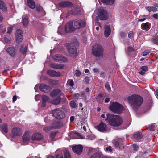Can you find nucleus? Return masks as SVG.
I'll list each match as a JSON object with an SVG mask.
<instances>
[{"label":"nucleus","instance_id":"6","mask_svg":"<svg viewBox=\"0 0 158 158\" xmlns=\"http://www.w3.org/2000/svg\"><path fill=\"white\" fill-rule=\"evenodd\" d=\"M73 22L75 30L85 27L86 24L85 20L80 19H76L73 21Z\"/></svg>","mask_w":158,"mask_h":158},{"label":"nucleus","instance_id":"10","mask_svg":"<svg viewBox=\"0 0 158 158\" xmlns=\"http://www.w3.org/2000/svg\"><path fill=\"white\" fill-rule=\"evenodd\" d=\"M99 17L100 19L103 20H106L107 17V12L103 8H101L99 10Z\"/></svg>","mask_w":158,"mask_h":158},{"label":"nucleus","instance_id":"41","mask_svg":"<svg viewBox=\"0 0 158 158\" xmlns=\"http://www.w3.org/2000/svg\"><path fill=\"white\" fill-rule=\"evenodd\" d=\"M134 33L132 31H130L128 34V37L130 39H132L133 37Z\"/></svg>","mask_w":158,"mask_h":158},{"label":"nucleus","instance_id":"11","mask_svg":"<svg viewBox=\"0 0 158 158\" xmlns=\"http://www.w3.org/2000/svg\"><path fill=\"white\" fill-rule=\"evenodd\" d=\"M53 59L56 61L60 62H66L67 59L65 57L61 55H56L53 56Z\"/></svg>","mask_w":158,"mask_h":158},{"label":"nucleus","instance_id":"13","mask_svg":"<svg viewBox=\"0 0 158 158\" xmlns=\"http://www.w3.org/2000/svg\"><path fill=\"white\" fill-rule=\"evenodd\" d=\"M72 149L74 153L79 154L82 152L83 147L81 145H76L73 146Z\"/></svg>","mask_w":158,"mask_h":158},{"label":"nucleus","instance_id":"56","mask_svg":"<svg viewBox=\"0 0 158 158\" xmlns=\"http://www.w3.org/2000/svg\"><path fill=\"white\" fill-rule=\"evenodd\" d=\"M145 71L142 70H140L139 72V73L141 75H144L145 74Z\"/></svg>","mask_w":158,"mask_h":158},{"label":"nucleus","instance_id":"14","mask_svg":"<svg viewBox=\"0 0 158 158\" xmlns=\"http://www.w3.org/2000/svg\"><path fill=\"white\" fill-rule=\"evenodd\" d=\"M22 31L21 30L18 29L16 31V40L18 44H19L22 41Z\"/></svg>","mask_w":158,"mask_h":158},{"label":"nucleus","instance_id":"48","mask_svg":"<svg viewBox=\"0 0 158 158\" xmlns=\"http://www.w3.org/2000/svg\"><path fill=\"white\" fill-rule=\"evenodd\" d=\"M123 140L122 139H119L117 141V142H119V144L120 146L123 144Z\"/></svg>","mask_w":158,"mask_h":158},{"label":"nucleus","instance_id":"15","mask_svg":"<svg viewBox=\"0 0 158 158\" xmlns=\"http://www.w3.org/2000/svg\"><path fill=\"white\" fill-rule=\"evenodd\" d=\"M60 123L58 122H56L55 123L53 124L52 127H46L43 128V130L45 132H48L50 131L52 128H59L60 127Z\"/></svg>","mask_w":158,"mask_h":158},{"label":"nucleus","instance_id":"36","mask_svg":"<svg viewBox=\"0 0 158 158\" xmlns=\"http://www.w3.org/2000/svg\"><path fill=\"white\" fill-rule=\"evenodd\" d=\"M105 3L109 5L112 4L114 2V0H101Z\"/></svg>","mask_w":158,"mask_h":158},{"label":"nucleus","instance_id":"22","mask_svg":"<svg viewBox=\"0 0 158 158\" xmlns=\"http://www.w3.org/2000/svg\"><path fill=\"white\" fill-rule=\"evenodd\" d=\"M43 139L42 135L40 133H35L31 137L32 140H40Z\"/></svg>","mask_w":158,"mask_h":158},{"label":"nucleus","instance_id":"64","mask_svg":"<svg viewBox=\"0 0 158 158\" xmlns=\"http://www.w3.org/2000/svg\"><path fill=\"white\" fill-rule=\"evenodd\" d=\"M17 99V97L16 96H14L13 97V101L15 102Z\"/></svg>","mask_w":158,"mask_h":158},{"label":"nucleus","instance_id":"21","mask_svg":"<svg viewBox=\"0 0 158 158\" xmlns=\"http://www.w3.org/2000/svg\"><path fill=\"white\" fill-rule=\"evenodd\" d=\"M96 128L99 131L102 132L106 130V125L102 122H101L99 125L97 126Z\"/></svg>","mask_w":158,"mask_h":158},{"label":"nucleus","instance_id":"58","mask_svg":"<svg viewBox=\"0 0 158 158\" xmlns=\"http://www.w3.org/2000/svg\"><path fill=\"white\" fill-rule=\"evenodd\" d=\"M55 135V133H51L50 135V137L52 138L53 139L54 138Z\"/></svg>","mask_w":158,"mask_h":158},{"label":"nucleus","instance_id":"4","mask_svg":"<svg viewBox=\"0 0 158 158\" xmlns=\"http://www.w3.org/2000/svg\"><path fill=\"white\" fill-rule=\"evenodd\" d=\"M78 43H71L69 44L67 47V50L69 55L71 56H74L77 55V47Z\"/></svg>","mask_w":158,"mask_h":158},{"label":"nucleus","instance_id":"61","mask_svg":"<svg viewBox=\"0 0 158 158\" xmlns=\"http://www.w3.org/2000/svg\"><path fill=\"white\" fill-rule=\"evenodd\" d=\"M146 19V18H143V19H138V21L139 22H143Z\"/></svg>","mask_w":158,"mask_h":158},{"label":"nucleus","instance_id":"16","mask_svg":"<svg viewBox=\"0 0 158 158\" xmlns=\"http://www.w3.org/2000/svg\"><path fill=\"white\" fill-rule=\"evenodd\" d=\"M63 95L61 91L58 89L53 90L50 93V95L52 97H54L56 96H58L60 97L61 96Z\"/></svg>","mask_w":158,"mask_h":158},{"label":"nucleus","instance_id":"8","mask_svg":"<svg viewBox=\"0 0 158 158\" xmlns=\"http://www.w3.org/2000/svg\"><path fill=\"white\" fill-rule=\"evenodd\" d=\"M65 29L66 32H71L75 30L73 24V22L72 21L69 22L66 24Z\"/></svg>","mask_w":158,"mask_h":158},{"label":"nucleus","instance_id":"52","mask_svg":"<svg viewBox=\"0 0 158 158\" xmlns=\"http://www.w3.org/2000/svg\"><path fill=\"white\" fill-rule=\"evenodd\" d=\"M127 50L129 52H132L134 50L133 48L131 47H129L127 48Z\"/></svg>","mask_w":158,"mask_h":158},{"label":"nucleus","instance_id":"43","mask_svg":"<svg viewBox=\"0 0 158 158\" xmlns=\"http://www.w3.org/2000/svg\"><path fill=\"white\" fill-rule=\"evenodd\" d=\"M105 87L108 91L110 90V87L108 83L107 82L106 83L105 85Z\"/></svg>","mask_w":158,"mask_h":158},{"label":"nucleus","instance_id":"20","mask_svg":"<svg viewBox=\"0 0 158 158\" xmlns=\"http://www.w3.org/2000/svg\"><path fill=\"white\" fill-rule=\"evenodd\" d=\"M47 73L52 77H59L61 76V73L59 72H56L55 70H49L47 71Z\"/></svg>","mask_w":158,"mask_h":158},{"label":"nucleus","instance_id":"23","mask_svg":"<svg viewBox=\"0 0 158 158\" xmlns=\"http://www.w3.org/2000/svg\"><path fill=\"white\" fill-rule=\"evenodd\" d=\"M6 51L11 56H14L16 54V52L15 48L13 47H9Z\"/></svg>","mask_w":158,"mask_h":158},{"label":"nucleus","instance_id":"62","mask_svg":"<svg viewBox=\"0 0 158 158\" xmlns=\"http://www.w3.org/2000/svg\"><path fill=\"white\" fill-rule=\"evenodd\" d=\"M74 117L73 116H72L70 118V121L71 122H73L74 119Z\"/></svg>","mask_w":158,"mask_h":158},{"label":"nucleus","instance_id":"38","mask_svg":"<svg viewBox=\"0 0 158 158\" xmlns=\"http://www.w3.org/2000/svg\"><path fill=\"white\" fill-rule=\"evenodd\" d=\"M141 26L144 29L146 30H148L150 28V27L148 26V24L147 23H143L142 25Z\"/></svg>","mask_w":158,"mask_h":158},{"label":"nucleus","instance_id":"29","mask_svg":"<svg viewBox=\"0 0 158 158\" xmlns=\"http://www.w3.org/2000/svg\"><path fill=\"white\" fill-rule=\"evenodd\" d=\"M28 5L30 8L34 9L35 7V2L33 0H27Z\"/></svg>","mask_w":158,"mask_h":158},{"label":"nucleus","instance_id":"30","mask_svg":"<svg viewBox=\"0 0 158 158\" xmlns=\"http://www.w3.org/2000/svg\"><path fill=\"white\" fill-rule=\"evenodd\" d=\"M61 100L60 97L58 96L52 100H51L50 102L54 105L58 104L60 102Z\"/></svg>","mask_w":158,"mask_h":158},{"label":"nucleus","instance_id":"28","mask_svg":"<svg viewBox=\"0 0 158 158\" xmlns=\"http://www.w3.org/2000/svg\"><path fill=\"white\" fill-rule=\"evenodd\" d=\"M50 66L55 69H62L64 68V65L61 64H51Z\"/></svg>","mask_w":158,"mask_h":158},{"label":"nucleus","instance_id":"50","mask_svg":"<svg viewBox=\"0 0 158 158\" xmlns=\"http://www.w3.org/2000/svg\"><path fill=\"white\" fill-rule=\"evenodd\" d=\"M114 145L116 147H118L120 146V145H119V142H117L116 141L114 143Z\"/></svg>","mask_w":158,"mask_h":158},{"label":"nucleus","instance_id":"34","mask_svg":"<svg viewBox=\"0 0 158 158\" xmlns=\"http://www.w3.org/2000/svg\"><path fill=\"white\" fill-rule=\"evenodd\" d=\"M102 155L99 153H95L90 158H102Z\"/></svg>","mask_w":158,"mask_h":158},{"label":"nucleus","instance_id":"27","mask_svg":"<svg viewBox=\"0 0 158 158\" xmlns=\"http://www.w3.org/2000/svg\"><path fill=\"white\" fill-rule=\"evenodd\" d=\"M0 9L3 12H6L7 10L6 4L1 0H0Z\"/></svg>","mask_w":158,"mask_h":158},{"label":"nucleus","instance_id":"12","mask_svg":"<svg viewBox=\"0 0 158 158\" xmlns=\"http://www.w3.org/2000/svg\"><path fill=\"white\" fill-rule=\"evenodd\" d=\"M58 5L59 7L61 8L70 7L73 6L72 3L68 1L61 2L59 3Z\"/></svg>","mask_w":158,"mask_h":158},{"label":"nucleus","instance_id":"35","mask_svg":"<svg viewBox=\"0 0 158 158\" xmlns=\"http://www.w3.org/2000/svg\"><path fill=\"white\" fill-rule=\"evenodd\" d=\"M27 47L26 46L23 47V46H21V48H20V51L24 55H25L26 54L27 51Z\"/></svg>","mask_w":158,"mask_h":158},{"label":"nucleus","instance_id":"40","mask_svg":"<svg viewBox=\"0 0 158 158\" xmlns=\"http://www.w3.org/2000/svg\"><path fill=\"white\" fill-rule=\"evenodd\" d=\"M64 158H71L70 153L67 151H65L64 153Z\"/></svg>","mask_w":158,"mask_h":158},{"label":"nucleus","instance_id":"1","mask_svg":"<svg viewBox=\"0 0 158 158\" xmlns=\"http://www.w3.org/2000/svg\"><path fill=\"white\" fill-rule=\"evenodd\" d=\"M129 103L131 104L133 108L135 110L138 108L141 105L143 102V99L139 96L132 95L127 98Z\"/></svg>","mask_w":158,"mask_h":158},{"label":"nucleus","instance_id":"42","mask_svg":"<svg viewBox=\"0 0 158 158\" xmlns=\"http://www.w3.org/2000/svg\"><path fill=\"white\" fill-rule=\"evenodd\" d=\"M152 41L154 44H158V37L154 38Z\"/></svg>","mask_w":158,"mask_h":158},{"label":"nucleus","instance_id":"63","mask_svg":"<svg viewBox=\"0 0 158 158\" xmlns=\"http://www.w3.org/2000/svg\"><path fill=\"white\" fill-rule=\"evenodd\" d=\"M12 28L11 27H10V28H9V29H8V31L7 33H10L11 32V31H12Z\"/></svg>","mask_w":158,"mask_h":158},{"label":"nucleus","instance_id":"25","mask_svg":"<svg viewBox=\"0 0 158 158\" xmlns=\"http://www.w3.org/2000/svg\"><path fill=\"white\" fill-rule=\"evenodd\" d=\"M1 130L2 132L7 133L8 132V125L6 123H3L0 126Z\"/></svg>","mask_w":158,"mask_h":158},{"label":"nucleus","instance_id":"7","mask_svg":"<svg viewBox=\"0 0 158 158\" xmlns=\"http://www.w3.org/2000/svg\"><path fill=\"white\" fill-rule=\"evenodd\" d=\"M53 116L58 119H62L64 117V114L59 109H55L52 111Z\"/></svg>","mask_w":158,"mask_h":158},{"label":"nucleus","instance_id":"47","mask_svg":"<svg viewBox=\"0 0 158 158\" xmlns=\"http://www.w3.org/2000/svg\"><path fill=\"white\" fill-rule=\"evenodd\" d=\"M141 70L144 71L146 72L148 69V67L147 66H144L142 67L141 68Z\"/></svg>","mask_w":158,"mask_h":158},{"label":"nucleus","instance_id":"44","mask_svg":"<svg viewBox=\"0 0 158 158\" xmlns=\"http://www.w3.org/2000/svg\"><path fill=\"white\" fill-rule=\"evenodd\" d=\"M81 75V72H80L78 70H76L75 72V75L76 77H79Z\"/></svg>","mask_w":158,"mask_h":158},{"label":"nucleus","instance_id":"45","mask_svg":"<svg viewBox=\"0 0 158 158\" xmlns=\"http://www.w3.org/2000/svg\"><path fill=\"white\" fill-rule=\"evenodd\" d=\"M150 53V52L148 50H146L144 51L143 53V56H145L149 53Z\"/></svg>","mask_w":158,"mask_h":158},{"label":"nucleus","instance_id":"46","mask_svg":"<svg viewBox=\"0 0 158 158\" xmlns=\"http://www.w3.org/2000/svg\"><path fill=\"white\" fill-rule=\"evenodd\" d=\"M120 36L123 38H125L126 36V34L125 32H121L120 33Z\"/></svg>","mask_w":158,"mask_h":158},{"label":"nucleus","instance_id":"19","mask_svg":"<svg viewBox=\"0 0 158 158\" xmlns=\"http://www.w3.org/2000/svg\"><path fill=\"white\" fill-rule=\"evenodd\" d=\"M50 87L49 85L45 84H41L40 86V89L42 92L47 93L49 92L50 90Z\"/></svg>","mask_w":158,"mask_h":158},{"label":"nucleus","instance_id":"3","mask_svg":"<svg viewBox=\"0 0 158 158\" xmlns=\"http://www.w3.org/2000/svg\"><path fill=\"white\" fill-rule=\"evenodd\" d=\"M104 48L102 46L98 44H95L92 47V54L96 57H100L103 55Z\"/></svg>","mask_w":158,"mask_h":158},{"label":"nucleus","instance_id":"53","mask_svg":"<svg viewBox=\"0 0 158 158\" xmlns=\"http://www.w3.org/2000/svg\"><path fill=\"white\" fill-rule=\"evenodd\" d=\"M89 80L88 77H85V81L86 83H89Z\"/></svg>","mask_w":158,"mask_h":158},{"label":"nucleus","instance_id":"17","mask_svg":"<svg viewBox=\"0 0 158 158\" xmlns=\"http://www.w3.org/2000/svg\"><path fill=\"white\" fill-rule=\"evenodd\" d=\"M11 132L13 135V137L20 135L22 134L21 129L19 128H14L12 129Z\"/></svg>","mask_w":158,"mask_h":158},{"label":"nucleus","instance_id":"51","mask_svg":"<svg viewBox=\"0 0 158 158\" xmlns=\"http://www.w3.org/2000/svg\"><path fill=\"white\" fill-rule=\"evenodd\" d=\"M69 85L71 86H73L74 85V82L73 80H70L69 82Z\"/></svg>","mask_w":158,"mask_h":158},{"label":"nucleus","instance_id":"57","mask_svg":"<svg viewBox=\"0 0 158 158\" xmlns=\"http://www.w3.org/2000/svg\"><path fill=\"white\" fill-rule=\"evenodd\" d=\"M110 99L109 98H106L105 100V102L106 103H107L110 101Z\"/></svg>","mask_w":158,"mask_h":158},{"label":"nucleus","instance_id":"2","mask_svg":"<svg viewBox=\"0 0 158 158\" xmlns=\"http://www.w3.org/2000/svg\"><path fill=\"white\" fill-rule=\"evenodd\" d=\"M105 120L110 125L116 127L121 125L123 122L122 119L119 116L110 114H107V118Z\"/></svg>","mask_w":158,"mask_h":158},{"label":"nucleus","instance_id":"39","mask_svg":"<svg viewBox=\"0 0 158 158\" xmlns=\"http://www.w3.org/2000/svg\"><path fill=\"white\" fill-rule=\"evenodd\" d=\"M70 106L73 108H75L77 107V105L75 102L73 101H71L70 102Z\"/></svg>","mask_w":158,"mask_h":158},{"label":"nucleus","instance_id":"60","mask_svg":"<svg viewBox=\"0 0 158 158\" xmlns=\"http://www.w3.org/2000/svg\"><path fill=\"white\" fill-rule=\"evenodd\" d=\"M153 17L154 18L157 19L158 17V15L156 14H155L153 15Z\"/></svg>","mask_w":158,"mask_h":158},{"label":"nucleus","instance_id":"33","mask_svg":"<svg viewBox=\"0 0 158 158\" xmlns=\"http://www.w3.org/2000/svg\"><path fill=\"white\" fill-rule=\"evenodd\" d=\"M147 10L149 12L153 11L155 12L157 10V9L153 6H148L145 7Z\"/></svg>","mask_w":158,"mask_h":158},{"label":"nucleus","instance_id":"31","mask_svg":"<svg viewBox=\"0 0 158 158\" xmlns=\"http://www.w3.org/2000/svg\"><path fill=\"white\" fill-rule=\"evenodd\" d=\"M36 9L37 11L41 13L42 15H45V12L41 6L38 5L37 6Z\"/></svg>","mask_w":158,"mask_h":158},{"label":"nucleus","instance_id":"59","mask_svg":"<svg viewBox=\"0 0 158 158\" xmlns=\"http://www.w3.org/2000/svg\"><path fill=\"white\" fill-rule=\"evenodd\" d=\"M93 71L94 73H97L99 71V69H98L94 68Z\"/></svg>","mask_w":158,"mask_h":158},{"label":"nucleus","instance_id":"54","mask_svg":"<svg viewBox=\"0 0 158 158\" xmlns=\"http://www.w3.org/2000/svg\"><path fill=\"white\" fill-rule=\"evenodd\" d=\"M106 151H109L110 152H111L112 151V149H111V147L110 146L107 147L106 148Z\"/></svg>","mask_w":158,"mask_h":158},{"label":"nucleus","instance_id":"24","mask_svg":"<svg viewBox=\"0 0 158 158\" xmlns=\"http://www.w3.org/2000/svg\"><path fill=\"white\" fill-rule=\"evenodd\" d=\"M50 102L49 100V98L44 95L42 96V106L44 107L46 106V102Z\"/></svg>","mask_w":158,"mask_h":158},{"label":"nucleus","instance_id":"32","mask_svg":"<svg viewBox=\"0 0 158 158\" xmlns=\"http://www.w3.org/2000/svg\"><path fill=\"white\" fill-rule=\"evenodd\" d=\"M23 23L24 26H26L29 23L28 17L27 16H25L23 17Z\"/></svg>","mask_w":158,"mask_h":158},{"label":"nucleus","instance_id":"37","mask_svg":"<svg viewBox=\"0 0 158 158\" xmlns=\"http://www.w3.org/2000/svg\"><path fill=\"white\" fill-rule=\"evenodd\" d=\"M142 135L140 133L135 134L134 135V137L136 139H139L142 138Z\"/></svg>","mask_w":158,"mask_h":158},{"label":"nucleus","instance_id":"49","mask_svg":"<svg viewBox=\"0 0 158 158\" xmlns=\"http://www.w3.org/2000/svg\"><path fill=\"white\" fill-rule=\"evenodd\" d=\"M56 158H63L62 154H59L57 155L56 156Z\"/></svg>","mask_w":158,"mask_h":158},{"label":"nucleus","instance_id":"55","mask_svg":"<svg viewBox=\"0 0 158 158\" xmlns=\"http://www.w3.org/2000/svg\"><path fill=\"white\" fill-rule=\"evenodd\" d=\"M133 147L135 150H137L138 148V146L136 144H134L133 145Z\"/></svg>","mask_w":158,"mask_h":158},{"label":"nucleus","instance_id":"26","mask_svg":"<svg viewBox=\"0 0 158 158\" xmlns=\"http://www.w3.org/2000/svg\"><path fill=\"white\" fill-rule=\"evenodd\" d=\"M111 33V30L109 26L106 25L104 31V35L106 37H107Z\"/></svg>","mask_w":158,"mask_h":158},{"label":"nucleus","instance_id":"5","mask_svg":"<svg viewBox=\"0 0 158 158\" xmlns=\"http://www.w3.org/2000/svg\"><path fill=\"white\" fill-rule=\"evenodd\" d=\"M110 110L115 113H120L123 110L122 105L117 102H113L109 107Z\"/></svg>","mask_w":158,"mask_h":158},{"label":"nucleus","instance_id":"9","mask_svg":"<svg viewBox=\"0 0 158 158\" xmlns=\"http://www.w3.org/2000/svg\"><path fill=\"white\" fill-rule=\"evenodd\" d=\"M31 135L28 131L26 132L22 137L23 143L24 145L27 144L30 140Z\"/></svg>","mask_w":158,"mask_h":158},{"label":"nucleus","instance_id":"18","mask_svg":"<svg viewBox=\"0 0 158 158\" xmlns=\"http://www.w3.org/2000/svg\"><path fill=\"white\" fill-rule=\"evenodd\" d=\"M70 137L73 139H84L83 136L81 135L80 133L77 132H71L69 135Z\"/></svg>","mask_w":158,"mask_h":158}]
</instances>
